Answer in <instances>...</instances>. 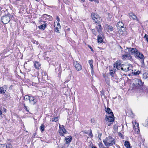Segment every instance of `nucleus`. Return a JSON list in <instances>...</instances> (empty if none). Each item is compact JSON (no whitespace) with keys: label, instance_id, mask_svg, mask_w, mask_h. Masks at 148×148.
<instances>
[{"label":"nucleus","instance_id":"51","mask_svg":"<svg viewBox=\"0 0 148 148\" xmlns=\"http://www.w3.org/2000/svg\"><path fill=\"white\" fill-rule=\"evenodd\" d=\"M24 107H25V109L26 110H27V107L25 106V105L24 104Z\"/></svg>","mask_w":148,"mask_h":148},{"label":"nucleus","instance_id":"54","mask_svg":"<svg viewBox=\"0 0 148 148\" xmlns=\"http://www.w3.org/2000/svg\"><path fill=\"white\" fill-rule=\"evenodd\" d=\"M92 148H97L96 147L92 146Z\"/></svg>","mask_w":148,"mask_h":148},{"label":"nucleus","instance_id":"29","mask_svg":"<svg viewBox=\"0 0 148 148\" xmlns=\"http://www.w3.org/2000/svg\"><path fill=\"white\" fill-rule=\"evenodd\" d=\"M47 16H48V15L46 14H43L41 17L42 19L44 20L47 19Z\"/></svg>","mask_w":148,"mask_h":148},{"label":"nucleus","instance_id":"26","mask_svg":"<svg viewBox=\"0 0 148 148\" xmlns=\"http://www.w3.org/2000/svg\"><path fill=\"white\" fill-rule=\"evenodd\" d=\"M133 124H134V127L135 128V129L138 128V129L139 127L138 126V124L137 123H136V122H134L133 123Z\"/></svg>","mask_w":148,"mask_h":148},{"label":"nucleus","instance_id":"17","mask_svg":"<svg viewBox=\"0 0 148 148\" xmlns=\"http://www.w3.org/2000/svg\"><path fill=\"white\" fill-rule=\"evenodd\" d=\"M66 141V143L68 144L70 143L72 140V137L71 136H69L66 137L65 138Z\"/></svg>","mask_w":148,"mask_h":148},{"label":"nucleus","instance_id":"28","mask_svg":"<svg viewBox=\"0 0 148 148\" xmlns=\"http://www.w3.org/2000/svg\"><path fill=\"white\" fill-rule=\"evenodd\" d=\"M58 118L57 117H55L51 119L52 122H56L58 121Z\"/></svg>","mask_w":148,"mask_h":148},{"label":"nucleus","instance_id":"46","mask_svg":"<svg viewBox=\"0 0 148 148\" xmlns=\"http://www.w3.org/2000/svg\"><path fill=\"white\" fill-rule=\"evenodd\" d=\"M89 47L90 48V49H91V51H93V49H92V47L91 46H89Z\"/></svg>","mask_w":148,"mask_h":148},{"label":"nucleus","instance_id":"37","mask_svg":"<svg viewBox=\"0 0 148 148\" xmlns=\"http://www.w3.org/2000/svg\"><path fill=\"white\" fill-rule=\"evenodd\" d=\"M89 136H90L91 137H92L93 136V135L92 133V131L91 129H90V132L88 134Z\"/></svg>","mask_w":148,"mask_h":148},{"label":"nucleus","instance_id":"39","mask_svg":"<svg viewBox=\"0 0 148 148\" xmlns=\"http://www.w3.org/2000/svg\"><path fill=\"white\" fill-rule=\"evenodd\" d=\"M48 18H47V19H49V20L52 21V16L50 15L47 16Z\"/></svg>","mask_w":148,"mask_h":148},{"label":"nucleus","instance_id":"4","mask_svg":"<svg viewBox=\"0 0 148 148\" xmlns=\"http://www.w3.org/2000/svg\"><path fill=\"white\" fill-rule=\"evenodd\" d=\"M134 82L133 83L134 86L137 87V88H142V87L143 85V83L142 82V81L139 79L135 78L134 79Z\"/></svg>","mask_w":148,"mask_h":148},{"label":"nucleus","instance_id":"24","mask_svg":"<svg viewBox=\"0 0 148 148\" xmlns=\"http://www.w3.org/2000/svg\"><path fill=\"white\" fill-rule=\"evenodd\" d=\"M93 62V61L92 60H91L88 61V63L90 65V66L92 70L93 67V65L92 64Z\"/></svg>","mask_w":148,"mask_h":148},{"label":"nucleus","instance_id":"1","mask_svg":"<svg viewBox=\"0 0 148 148\" xmlns=\"http://www.w3.org/2000/svg\"><path fill=\"white\" fill-rule=\"evenodd\" d=\"M103 142L106 147L113 146L115 144V139L111 136H109L103 140Z\"/></svg>","mask_w":148,"mask_h":148},{"label":"nucleus","instance_id":"19","mask_svg":"<svg viewBox=\"0 0 148 148\" xmlns=\"http://www.w3.org/2000/svg\"><path fill=\"white\" fill-rule=\"evenodd\" d=\"M34 65L35 67L37 69H39L40 66V64L36 61H35L34 62Z\"/></svg>","mask_w":148,"mask_h":148},{"label":"nucleus","instance_id":"25","mask_svg":"<svg viewBox=\"0 0 148 148\" xmlns=\"http://www.w3.org/2000/svg\"><path fill=\"white\" fill-rule=\"evenodd\" d=\"M143 79H146L148 78V73H144L143 75Z\"/></svg>","mask_w":148,"mask_h":148},{"label":"nucleus","instance_id":"55","mask_svg":"<svg viewBox=\"0 0 148 148\" xmlns=\"http://www.w3.org/2000/svg\"><path fill=\"white\" fill-rule=\"evenodd\" d=\"M104 95V93H102L101 94V96H103Z\"/></svg>","mask_w":148,"mask_h":148},{"label":"nucleus","instance_id":"33","mask_svg":"<svg viewBox=\"0 0 148 148\" xmlns=\"http://www.w3.org/2000/svg\"><path fill=\"white\" fill-rule=\"evenodd\" d=\"M6 148H12V147L10 144L8 143L6 145Z\"/></svg>","mask_w":148,"mask_h":148},{"label":"nucleus","instance_id":"8","mask_svg":"<svg viewBox=\"0 0 148 148\" xmlns=\"http://www.w3.org/2000/svg\"><path fill=\"white\" fill-rule=\"evenodd\" d=\"M59 133L61 136H64V135L66 133L67 131L64 127L63 125L61 126H59Z\"/></svg>","mask_w":148,"mask_h":148},{"label":"nucleus","instance_id":"22","mask_svg":"<svg viewBox=\"0 0 148 148\" xmlns=\"http://www.w3.org/2000/svg\"><path fill=\"white\" fill-rule=\"evenodd\" d=\"M124 145L127 148H130V143L128 141H126L125 142Z\"/></svg>","mask_w":148,"mask_h":148},{"label":"nucleus","instance_id":"49","mask_svg":"<svg viewBox=\"0 0 148 148\" xmlns=\"http://www.w3.org/2000/svg\"><path fill=\"white\" fill-rule=\"evenodd\" d=\"M84 132L86 134H88V132L87 131H85Z\"/></svg>","mask_w":148,"mask_h":148},{"label":"nucleus","instance_id":"41","mask_svg":"<svg viewBox=\"0 0 148 148\" xmlns=\"http://www.w3.org/2000/svg\"><path fill=\"white\" fill-rule=\"evenodd\" d=\"M5 146V144H0V148H3Z\"/></svg>","mask_w":148,"mask_h":148},{"label":"nucleus","instance_id":"3","mask_svg":"<svg viewBox=\"0 0 148 148\" xmlns=\"http://www.w3.org/2000/svg\"><path fill=\"white\" fill-rule=\"evenodd\" d=\"M91 16L93 21L95 23L99 24L101 22L102 19L101 17L97 13H92Z\"/></svg>","mask_w":148,"mask_h":148},{"label":"nucleus","instance_id":"36","mask_svg":"<svg viewBox=\"0 0 148 148\" xmlns=\"http://www.w3.org/2000/svg\"><path fill=\"white\" fill-rule=\"evenodd\" d=\"M144 38L148 42V36L147 35L145 34L144 36Z\"/></svg>","mask_w":148,"mask_h":148},{"label":"nucleus","instance_id":"53","mask_svg":"<svg viewBox=\"0 0 148 148\" xmlns=\"http://www.w3.org/2000/svg\"><path fill=\"white\" fill-rule=\"evenodd\" d=\"M36 134V133L33 134V136H34V137H35Z\"/></svg>","mask_w":148,"mask_h":148},{"label":"nucleus","instance_id":"31","mask_svg":"<svg viewBox=\"0 0 148 148\" xmlns=\"http://www.w3.org/2000/svg\"><path fill=\"white\" fill-rule=\"evenodd\" d=\"M99 146L100 148H109L108 147H105L103 145V144L101 143H99Z\"/></svg>","mask_w":148,"mask_h":148},{"label":"nucleus","instance_id":"23","mask_svg":"<svg viewBox=\"0 0 148 148\" xmlns=\"http://www.w3.org/2000/svg\"><path fill=\"white\" fill-rule=\"evenodd\" d=\"M46 24H43L42 25L39 26V28L42 30H44L46 27Z\"/></svg>","mask_w":148,"mask_h":148},{"label":"nucleus","instance_id":"56","mask_svg":"<svg viewBox=\"0 0 148 148\" xmlns=\"http://www.w3.org/2000/svg\"><path fill=\"white\" fill-rule=\"evenodd\" d=\"M1 8L0 7V11H1Z\"/></svg>","mask_w":148,"mask_h":148},{"label":"nucleus","instance_id":"47","mask_svg":"<svg viewBox=\"0 0 148 148\" xmlns=\"http://www.w3.org/2000/svg\"><path fill=\"white\" fill-rule=\"evenodd\" d=\"M43 20V19H42V18H41L39 20V22H44V21H42Z\"/></svg>","mask_w":148,"mask_h":148},{"label":"nucleus","instance_id":"13","mask_svg":"<svg viewBox=\"0 0 148 148\" xmlns=\"http://www.w3.org/2000/svg\"><path fill=\"white\" fill-rule=\"evenodd\" d=\"M29 103L32 105H34L37 102V99H35L33 97H30L29 100Z\"/></svg>","mask_w":148,"mask_h":148},{"label":"nucleus","instance_id":"5","mask_svg":"<svg viewBox=\"0 0 148 148\" xmlns=\"http://www.w3.org/2000/svg\"><path fill=\"white\" fill-rule=\"evenodd\" d=\"M132 65L130 64H121V69L123 71L127 72L132 70Z\"/></svg>","mask_w":148,"mask_h":148},{"label":"nucleus","instance_id":"6","mask_svg":"<svg viewBox=\"0 0 148 148\" xmlns=\"http://www.w3.org/2000/svg\"><path fill=\"white\" fill-rule=\"evenodd\" d=\"M114 116L107 115L105 118L106 121V123L108 125V126H110L112 124L113 122L114 121Z\"/></svg>","mask_w":148,"mask_h":148},{"label":"nucleus","instance_id":"44","mask_svg":"<svg viewBox=\"0 0 148 148\" xmlns=\"http://www.w3.org/2000/svg\"><path fill=\"white\" fill-rule=\"evenodd\" d=\"M7 141H9V142H11L12 141V140L11 139H7Z\"/></svg>","mask_w":148,"mask_h":148},{"label":"nucleus","instance_id":"27","mask_svg":"<svg viewBox=\"0 0 148 148\" xmlns=\"http://www.w3.org/2000/svg\"><path fill=\"white\" fill-rule=\"evenodd\" d=\"M97 40L98 42H103V39L102 37L99 36H97Z\"/></svg>","mask_w":148,"mask_h":148},{"label":"nucleus","instance_id":"10","mask_svg":"<svg viewBox=\"0 0 148 148\" xmlns=\"http://www.w3.org/2000/svg\"><path fill=\"white\" fill-rule=\"evenodd\" d=\"M73 66L77 71L81 70L82 69V66L77 61H74Z\"/></svg>","mask_w":148,"mask_h":148},{"label":"nucleus","instance_id":"2","mask_svg":"<svg viewBox=\"0 0 148 148\" xmlns=\"http://www.w3.org/2000/svg\"><path fill=\"white\" fill-rule=\"evenodd\" d=\"M13 17V16L10 14H8L7 15H5L1 17V21L4 24L8 23L10 19V18Z\"/></svg>","mask_w":148,"mask_h":148},{"label":"nucleus","instance_id":"12","mask_svg":"<svg viewBox=\"0 0 148 148\" xmlns=\"http://www.w3.org/2000/svg\"><path fill=\"white\" fill-rule=\"evenodd\" d=\"M127 49H128L129 52H131L132 54H135V55H136V53H138V51L136 48H127Z\"/></svg>","mask_w":148,"mask_h":148},{"label":"nucleus","instance_id":"32","mask_svg":"<svg viewBox=\"0 0 148 148\" xmlns=\"http://www.w3.org/2000/svg\"><path fill=\"white\" fill-rule=\"evenodd\" d=\"M30 96L28 95H25L24 97V99L26 100V101L29 100Z\"/></svg>","mask_w":148,"mask_h":148},{"label":"nucleus","instance_id":"42","mask_svg":"<svg viewBox=\"0 0 148 148\" xmlns=\"http://www.w3.org/2000/svg\"><path fill=\"white\" fill-rule=\"evenodd\" d=\"M58 27H57L55 29V31L56 32H58L59 31V29L60 28Z\"/></svg>","mask_w":148,"mask_h":148},{"label":"nucleus","instance_id":"43","mask_svg":"<svg viewBox=\"0 0 148 148\" xmlns=\"http://www.w3.org/2000/svg\"><path fill=\"white\" fill-rule=\"evenodd\" d=\"M92 32L94 34L96 35V32L94 29H92Z\"/></svg>","mask_w":148,"mask_h":148},{"label":"nucleus","instance_id":"21","mask_svg":"<svg viewBox=\"0 0 148 148\" xmlns=\"http://www.w3.org/2000/svg\"><path fill=\"white\" fill-rule=\"evenodd\" d=\"M130 16L132 17V18L134 20L136 19V20L138 21V19H137L136 16L134 14L132 13H130L129 14Z\"/></svg>","mask_w":148,"mask_h":148},{"label":"nucleus","instance_id":"15","mask_svg":"<svg viewBox=\"0 0 148 148\" xmlns=\"http://www.w3.org/2000/svg\"><path fill=\"white\" fill-rule=\"evenodd\" d=\"M7 88V87L5 85H4V87H0V94L4 93L6 92Z\"/></svg>","mask_w":148,"mask_h":148},{"label":"nucleus","instance_id":"38","mask_svg":"<svg viewBox=\"0 0 148 148\" xmlns=\"http://www.w3.org/2000/svg\"><path fill=\"white\" fill-rule=\"evenodd\" d=\"M115 73V71H114L112 70H111L110 72V75H111L112 77L114 76V73Z\"/></svg>","mask_w":148,"mask_h":148},{"label":"nucleus","instance_id":"18","mask_svg":"<svg viewBox=\"0 0 148 148\" xmlns=\"http://www.w3.org/2000/svg\"><path fill=\"white\" fill-rule=\"evenodd\" d=\"M96 29L99 33H101L102 32V28L100 24H99L98 26H96Z\"/></svg>","mask_w":148,"mask_h":148},{"label":"nucleus","instance_id":"40","mask_svg":"<svg viewBox=\"0 0 148 148\" xmlns=\"http://www.w3.org/2000/svg\"><path fill=\"white\" fill-rule=\"evenodd\" d=\"M140 71H137L134 72V74L135 75H138L140 74Z\"/></svg>","mask_w":148,"mask_h":148},{"label":"nucleus","instance_id":"52","mask_svg":"<svg viewBox=\"0 0 148 148\" xmlns=\"http://www.w3.org/2000/svg\"><path fill=\"white\" fill-rule=\"evenodd\" d=\"M94 1L95 2H97L98 3H99L98 1L97 0H94Z\"/></svg>","mask_w":148,"mask_h":148},{"label":"nucleus","instance_id":"58","mask_svg":"<svg viewBox=\"0 0 148 148\" xmlns=\"http://www.w3.org/2000/svg\"><path fill=\"white\" fill-rule=\"evenodd\" d=\"M36 1H38V0H35Z\"/></svg>","mask_w":148,"mask_h":148},{"label":"nucleus","instance_id":"34","mask_svg":"<svg viewBox=\"0 0 148 148\" xmlns=\"http://www.w3.org/2000/svg\"><path fill=\"white\" fill-rule=\"evenodd\" d=\"M108 29L110 30V31H112L113 30V29L112 26H109L108 27Z\"/></svg>","mask_w":148,"mask_h":148},{"label":"nucleus","instance_id":"57","mask_svg":"<svg viewBox=\"0 0 148 148\" xmlns=\"http://www.w3.org/2000/svg\"><path fill=\"white\" fill-rule=\"evenodd\" d=\"M82 1H84V0H81Z\"/></svg>","mask_w":148,"mask_h":148},{"label":"nucleus","instance_id":"30","mask_svg":"<svg viewBox=\"0 0 148 148\" xmlns=\"http://www.w3.org/2000/svg\"><path fill=\"white\" fill-rule=\"evenodd\" d=\"M44 127V125L43 124H42L40 126V129L42 132L43 131H44L45 128Z\"/></svg>","mask_w":148,"mask_h":148},{"label":"nucleus","instance_id":"45","mask_svg":"<svg viewBox=\"0 0 148 148\" xmlns=\"http://www.w3.org/2000/svg\"><path fill=\"white\" fill-rule=\"evenodd\" d=\"M56 19H57V21L58 22H59V21H60V18H59V17H58V16H57V17Z\"/></svg>","mask_w":148,"mask_h":148},{"label":"nucleus","instance_id":"9","mask_svg":"<svg viewBox=\"0 0 148 148\" xmlns=\"http://www.w3.org/2000/svg\"><path fill=\"white\" fill-rule=\"evenodd\" d=\"M122 58L123 60H129L131 61H132L133 60L131 56L129 54L122 55Z\"/></svg>","mask_w":148,"mask_h":148},{"label":"nucleus","instance_id":"50","mask_svg":"<svg viewBox=\"0 0 148 148\" xmlns=\"http://www.w3.org/2000/svg\"><path fill=\"white\" fill-rule=\"evenodd\" d=\"M2 114V112L1 111V110L0 109V116H1Z\"/></svg>","mask_w":148,"mask_h":148},{"label":"nucleus","instance_id":"35","mask_svg":"<svg viewBox=\"0 0 148 148\" xmlns=\"http://www.w3.org/2000/svg\"><path fill=\"white\" fill-rule=\"evenodd\" d=\"M106 81V83L108 84L109 85L110 83V79L109 78H105Z\"/></svg>","mask_w":148,"mask_h":148},{"label":"nucleus","instance_id":"20","mask_svg":"<svg viewBox=\"0 0 148 148\" xmlns=\"http://www.w3.org/2000/svg\"><path fill=\"white\" fill-rule=\"evenodd\" d=\"M119 30L118 32H117V34H119V36H120L121 35H123V31L124 30H123V29H121V28H119L118 29Z\"/></svg>","mask_w":148,"mask_h":148},{"label":"nucleus","instance_id":"11","mask_svg":"<svg viewBox=\"0 0 148 148\" xmlns=\"http://www.w3.org/2000/svg\"><path fill=\"white\" fill-rule=\"evenodd\" d=\"M121 61L120 60H117L115 64H114V67L116 68L119 70L121 69Z\"/></svg>","mask_w":148,"mask_h":148},{"label":"nucleus","instance_id":"16","mask_svg":"<svg viewBox=\"0 0 148 148\" xmlns=\"http://www.w3.org/2000/svg\"><path fill=\"white\" fill-rule=\"evenodd\" d=\"M106 111L108 114V116H114V114L112 112L111 109L108 108H107L106 109H105Z\"/></svg>","mask_w":148,"mask_h":148},{"label":"nucleus","instance_id":"7","mask_svg":"<svg viewBox=\"0 0 148 148\" xmlns=\"http://www.w3.org/2000/svg\"><path fill=\"white\" fill-rule=\"evenodd\" d=\"M136 57L139 58L141 60V65H144V60L145 59L144 57L143 54L140 53L139 51L138 53H136V54L135 55Z\"/></svg>","mask_w":148,"mask_h":148},{"label":"nucleus","instance_id":"48","mask_svg":"<svg viewBox=\"0 0 148 148\" xmlns=\"http://www.w3.org/2000/svg\"><path fill=\"white\" fill-rule=\"evenodd\" d=\"M57 26H58V27L59 28H60V23H59V22H58V23H57Z\"/></svg>","mask_w":148,"mask_h":148},{"label":"nucleus","instance_id":"14","mask_svg":"<svg viewBox=\"0 0 148 148\" xmlns=\"http://www.w3.org/2000/svg\"><path fill=\"white\" fill-rule=\"evenodd\" d=\"M123 25V24L122 22H119L117 25L118 29L119 28H121L123 29V30H125V28L124 27Z\"/></svg>","mask_w":148,"mask_h":148}]
</instances>
